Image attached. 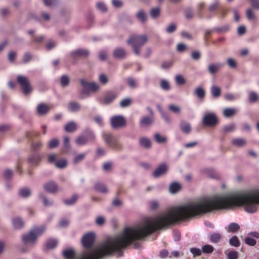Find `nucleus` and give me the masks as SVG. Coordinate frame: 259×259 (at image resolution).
I'll return each mask as SVG.
<instances>
[{"label":"nucleus","instance_id":"1","mask_svg":"<svg viewBox=\"0 0 259 259\" xmlns=\"http://www.w3.org/2000/svg\"><path fill=\"white\" fill-rule=\"evenodd\" d=\"M139 240V225L125 228L122 233L112 240H106L91 251L83 253L79 259H102L122 250L134 241Z\"/></svg>","mask_w":259,"mask_h":259},{"label":"nucleus","instance_id":"2","mask_svg":"<svg viewBox=\"0 0 259 259\" xmlns=\"http://www.w3.org/2000/svg\"><path fill=\"white\" fill-rule=\"evenodd\" d=\"M148 38L146 35L133 34L127 40V44L131 45L136 55H139L141 52V48L147 41Z\"/></svg>","mask_w":259,"mask_h":259},{"label":"nucleus","instance_id":"3","mask_svg":"<svg viewBox=\"0 0 259 259\" xmlns=\"http://www.w3.org/2000/svg\"><path fill=\"white\" fill-rule=\"evenodd\" d=\"M45 226L35 228L33 230L30 231L27 235H24L22 237V240L24 243H33L36 239L37 236L42 234L46 230Z\"/></svg>","mask_w":259,"mask_h":259},{"label":"nucleus","instance_id":"4","mask_svg":"<svg viewBox=\"0 0 259 259\" xmlns=\"http://www.w3.org/2000/svg\"><path fill=\"white\" fill-rule=\"evenodd\" d=\"M95 137L93 132L89 130H85L82 134L79 136L75 140V143L78 146H82L87 144L89 142L94 141Z\"/></svg>","mask_w":259,"mask_h":259},{"label":"nucleus","instance_id":"5","mask_svg":"<svg viewBox=\"0 0 259 259\" xmlns=\"http://www.w3.org/2000/svg\"><path fill=\"white\" fill-rule=\"evenodd\" d=\"M17 81L24 94L27 95L32 91V87L27 77L22 75H18L17 77Z\"/></svg>","mask_w":259,"mask_h":259},{"label":"nucleus","instance_id":"6","mask_svg":"<svg viewBox=\"0 0 259 259\" xmlns=\"http://www.w3.org/2000/svg\"><path fill=\"white\" fill-rule=\"evenodd\" d=\"M103 138L108 145L115 149H120L121 145L117 139L111 134L108 133H103Z\"/></svg>","mask_w":259,"mask_h":259},{"label":"nucleus","instance_id":"7","mask_svg":"<svg viewBox=\"0 0 259 259\" xmlns=\"http://www.w3.org/2000/svg\"><path fill=\"white\" fill-rule=\"evenodd\" d=\"M95 240V235L93 233H88L85 234L82 238V244L86 249L91 248Z\"/></svg>","mask_w":259,"mask_h":259},{"label":"nucleus","instance_id":"8","mask_svg":"<svg viewBox=\"0 0 259 259\" xmlns=\"http://www.w3.org/2000/svg\"><path fill=\"white\" fill-rule=\"evenodd\" d=\"M218 123V118L215 114L208 113L203 118V123L207 126H214Z\"/></svg>","mask_w":259,"mask_h":259},{"label":"nucleus","instance_id":"9","mask_svg":"<svg viewBox=\"0 0 259 259\" xmlns=\"http://www.w3.org/2000/svg\"><path fill=\"white\" fill-rule=\"evenodd\" d=\"M80 82L84 89L82 92L83 94L87 93L88 91L97 92L99 89V85L95 82H89L83 79H81Z\"/></svg>","mask_w":259,"mask_h":259},{"label":"nucleus","instance_id":"10","mask_svg":"<svg viewBox=\"0 0 259 259\" xmlns=\"http://www.w3.org/2000/svg\"><path fill=\"white\" fill-rule=\"evenodd\" d=\"M111 124L113 128H116L125 125L126 120L123 116H115L111 118Z\"/></svg>","mask_w":259,"mask_h":259},{"label":"nucleus","instance_id":"11","mask_svg":"<svg viewBox=\"0 0 259 259\" xmlns=\"http://www.w3.org/2000/svg\"><path fill=\"white\" fill-rule=\"evenodd\" d=\"M116 97V94L113 92H108L106 93L103 99L100 100L102 104H108L113 101Z\"/></svg>","mask_w":259,"mask_h":259},{"label":"nucleus","instance_id":"12","mask_svg":"<svg viewBox=\"0 0 259 259\" xmlns=\"http://www.w3.org/2000/svg\"><path fill=\"white\" fill-rule=\"evenodd\" d=\"M167 170V167L166 164H161L153 172V176L154 178H158L162 175L166 173Z\"/></svg>","mask_w":259,"mask_h":259},{"label":"nucleus","instance_id":"13","mask_svg":"<svg viewBox=\"0 0 259 259\" xmlns=\"http://www.w3.org/2000/svg\"><path fill=\"white\" fill-rule=\"evenodd\" d=\"M44 188L46 191L52 193L56 192L58 189L57 185L53 181L45 184Z\"/></svg>","mask_w":259,"mask_h":259},{"label":"nucleus","instance_id":"14","mask_svg":"<svg viewBox=\"0 0 259 259\" xmlns=\"http://www.w3.org/2000/svg\"><path fill=\"white\" fill-rule=\"evenodd\" d=\"M113 55L116 59H123L126 57V52L124 49L122 48H116L113 52Z\"/></svg>","mask_w":259,"mask_h":259},{"label":"nucleus","instance_id":"15","mask_svg":"<svg viewBox=\"0 0 259 259\" xmlns=\"http://www.w3.org/2000/svg\"><path fill=\"white\" fill-rule=\"evenodd\" d=\"M223 65L221 63L210 64L208 66V71L211 74H215L219 71Z\"/></svg>","mask_w":259,"mask_h":259},{"label":"nucleus","instance_id":"16","mask_svg":"<svg viewBox=\"0 0 259 259\" xmlns=\"http://www.w3.org/2000/svg\"><path fill=\"white\" fill-rule=\"evenodd\" d=\"M40 160L41 157L39 154L34 153L29 157L28 162L32 165H36L38 164Z\"/></svg>","mask_w":259,"mask_h":259},{"label":"nucleus","instance_id":"17","mask_svg":"<svg viewBox=\"0 0 259 259\" xmlns=\"http://www.w3.org/2000/svg\"><path fill=\"white\" fill-rule=\"evenodd\" d=\"M94 189L96 191L102 193H106L108 192L106 186L101 182L96 183L95 185Z\"/></svg>","mask_w":259,"mask_h":259},{"label":"nucleus","instance_id":"18","mask_svg":"<svg viewBox=\"0 0 259 259\" xmlns=\"http://www.w3.org/2000/svg\"><path fill=\"white\" fill-rule=\"evenodd\" d=\"M154 121L153 117L145 116L141 118L140 120V124L142 126H149L151 125Z\"/></svg>","mask_w":259,"mask_h":259},{"label":"nucleus","instance_id":"19","mask_svg":"<svg viewBox=\"0 0 259 259\" xmlns=\"http://www.w3.org/2000/svg\"><path fill=\"white\" fill-rule=\"evenodd\" d=\"M49 110V107L43 103L39 104L37 108V112L40 115L45 114L48 112Z\"/></svg>","mask_w":259,"mask_h":259},{"label":"nucleus","instance_id":"20","mask_svg":"<svg viewBox=\"0 0 259 259\" xmlns=\"http://www.w3.org/2000/svg\"><path fill=\"white\" fill-rule=\"evenodd\" d=\"M71 54L75 57H86L89 55V52L84 49H78L72 52Z\"/></svg>","mask_w":259,"mask_h":259},{"label":"nucleus","instance_id":"21","mask_svg":"<svg viewBox=\"0 0 259 259\" xmlns=\"http://www.w3.org/2000/svg\"><path fill=\"white\" fill-rule=\"evenodd\" d=\"M180 128L181 131L185 134H189L191 131V127L189 123L182 121L180 124Z\"/></svg>","mask_w":259,"mask_h":259},{"label":"nucleus","instance_id":"22","mask_svg":"<svg viewBox=\"0 0 259 259\" xmlns=\"http://www.w3.org/2000/svg\"><path fill=\"white\" fill-rule=\"evenodd\" d=\"M63 255L66 259H73L75 256V251L71 249L63 251Z\"/></svg>","mask_w":259,"mask_h":259},{"label":"nucleus","instance_id":"23","mask_svg":"<svg viewBox=\"0 0 259 259\" xmlns=\"http://www.w3.org/2000/svg\"><path fill=\"white\" fill-rule=\"evenodd\" d=\"M236 112L235 108H227L223 110V115L226 117L233 116Z\"/></svg>","mask_w":259,"mask_h":259},{"label":"nucleus","instance_id":"24","mask_svg":"<svg viewBox=\"0 0 259 259\" xmlns=\"http://www.w3.org/2000/svg\"><path fill=\"white\" fill-rule=\"evenodd\" d=\"M222 238L221 234L218 233H213L210 235L209 239L211 242L217 243Z\"/></svg>","mask_w":259,"mask_h":259},{"label":"nucleus","instance_id":"25","mask_svg":"<svg viewBox=\"0 0 259 259\" xmlns=\"http://www.w3.org/2000/svg\"><path fill=\"white\" fill-rule=\"evenodd\" d=\"M232 144L236 146L242 147L245 145L246 141L242 138H236L232 140Z\"/></svg>","mask_w":259,"mask_h":259},{"label":"nucleus","instance_id":"26","mask_svg":"<svg viewBox=\"0 0 259 259\" xmlns=\"http://www.w3.org/2000/svg\"><path fill=\"white\" fill-rule=\"evenodd\" d=\"M181 189V186L178 183H172L169 186V191L172 193H176Z\"/></svg>","mask_w":259,"mask_h":259},{"label":"nucleus","instance_id":"27","mask_svg":"<svg viewBox=\"0 0 259 259\" xmlns=\"http://www.w3.org/2000/svg\"><path fill=\"white\" fill-rule=\"evenodd\" d=\"M211 93L214 98H218L220 96L221 90L219 87L213 85L211 88Z\"/></svg>","mask_w":259,"mask_h":259},{"label":"nucleus","instance_id":"28","mask_svg":"<svg viewBox=\"0 0 259 259\" xmlns=\"http://www.w3.org/2000/svg\"><path fill=\"white\" fill-rule=\"evenodd\" d=\"M140 144L141 146L146 148H150L151 147L150 140L146 138H142L140 139Z\"/></svg>","mask_w":259,"mask_h":259},{"label":"nucleus","instance_id":"29","mask_svg":"<svg viewBox=\"0 0 259 259\" xmlns=\"http://www.w3.org/2000/svg\"><path fill=\"white\" fill-rule=\"evenodd\" d=\"M240 226L235 223H231L229 224L228 229V232L235 233L240 229Z\"/></svg>","mask_w":259,"mask_h":259},{"label":"nucleus","instance_id":"30","mask_svg":"<svg viewBox=\"0 0 259 259\" xmlns=\"http://www.w3.org/2000/svg\"><path fill=\"white\" fill-rule=\"evenodd\" d=\"M12 222L14 228L16 229H20L23 227V222L22 220L19 218L14 219Z\"/></svg>","mask_w":259,"mask_h":259},{"label":"nucleus","instance_id":"31","mask_svg":"<svg viewBox=\"0 0 259 259\" xmlns=\"http://www.w3.org/2000/svg\"><path fill=\"white\" fill-rule=\"evenodd\" d=\"M57 241L54 239H50L46 243V247L48 249H53L57 245Z\"/></svg>","mask_w":259,"mask_h":259},{"label":"nucleus","instance_id":"32","mask_svg":"<svg viewBox=\"0 0 259 259\" xmlns=\"http://www.w3.org/2000/svg\"><path fill=\"white\" fill-rule=\"evenodd\" d=\"M195 94L199 99H203L205 95L204 90L201 87L197 88L195 90Z\"/></svg>","mask_w":259,"mask_h":259},{"label":"nucleus","instance_id":"33","mask_svg":"<svg viewBox=\"0 0 259 259\" xmlns=\"http://www.w3.org/2000/svg\"><path fill=\"white\" fill-rule=\"evenodd\" d=\"M154 139L159 144L164 143L167 141L166 137L162 136L159 133H156L154 135Z\"/></svg>","mask_w":259,"mask_h":259},{"label":"nucleus","instance_id":"34","mask_svg":"<svg viewBox=\"0 0 259 259\" xmlns=\"http://www.w3.org/2000/svg\"><path fill=\"white\" fill-rule=\"evenodd\" d=\"M76 130V125L73 122L68 123L65 126V130L67 132H73Z\"/></svg>","mask_w":259,"mask_h":259},{"label":"nucleus","instance_id":"35","mask_svg":"<svg viewBox=\"0 0 259 259\" xmlns=\"http://www.w3.org/2000/svg\"><path fill=\"white\" fill-rule=\"evenodd\" d=\"M137 17L141 22L144 23L147 21V16L144 11L141 10L137 13Z\"/></svg>","mask_w":259,"mask_h":259},{"label":"nucleus","instance_id":"36","mask_svg":"<svg viewBox=\"0 0 259 259\" xmlns=\"http://www.w3.org/2000/svg\"><path fill=\"white\" fill-rule=\"evenodd\" d=\"M19 195L21 197L26 198L29 196L31 194V191L29 189L24 188L21 189L19 190Z\"/></svg>","mask_w":259,"mask_h":259},{"label":"nucleus","instance_id":"37","mask_svg":"<svg viewBox=\"0 0 259 259\" xmlns=\"http://www.w3.org/2000/svg\"><path fill=\"white\" fill-rule=\"evenodd\" d=\"M220 7V5L219 2H215L210 5L208 7V10L210 13H213L218 12L219 9Z\"/></svg>","mask_w":259,"mask_h":259},{"label":"nucleus","instance_id":"38","mask_svg":"<svg viewBox=\"0 0 259 259\" xmlns=\"http://www.w3.org/2000/svg\"><path fill=\"white\" fill-rule=\"evenodd\" d=\"M229 243L231 246L235 247H237L240 246V241L236 236H233L230 239Z\"/></svg>","mask_w":259,"mask_h":259},{"label":"nucleus","instance_id":"39","mask_svg":"<svg viewBox=\"0 0 259 259\" xmlns=\"http://www.w3.org/2000/svg\"><path fill=\"white\" fill-rule=\"evenodd\" d=\"M68 108L71 111H76L79 110L80 106L78 103L72 102L69 104Z\"/></svg>","mask_w":259,"mask_h":259},{"label":"nucleus","instance_id":"40","mask_svg":"<svg viewBox=\"0 0 259 259\" xmlns=\"http://www.w3.org/2000/svg\"><path fill=\"white\" fill-rule=\"evenodd\" d=\"M214 250L213 247L209 244H206L202 247V251L205 253H211Z\"/></svg>","mask_w":259,"mask_h":259},{"label":"nucleus","instance_id":"41","mask_svg":"<svg viewBox=\"0 0 259 259\" xmlns=\"http://www.w3.org/2000/svg\"><path fill=\"white\" fill-rule=\"evenodd\" d=\"M248 100L250 103H255L258 101V96L256 93L251 92L249 94Z\"/></svg>","mask_w":259,"mask_h":259},{"label":"nucleus","instance_id":"42","mask_svg":"<svg viewBox=\"0 0 259 259\" xmlns=\"http://www.w3.org/2000/svg\"><path fill=\"white\" fill-rule=\"evenodd\" d=\"M160 88L165 91H168L170 89V84L168 81L162 79L160 84Z\"/></svg>","mask_w":259,"mask_h":259},{"label":"nucleus","instance_id":"43","mask_svg":"<svg viewBox=\"0 0 259 259\" xmlns=\"http://www.w3.org/2000/svg\"><path fill=\"white\" fill-rule=\"evenodd\" d=\"M70 82V79L69 77L66 75H63L61 76L60 79V83L62 87L67 86Z\"/></svg>","mask_w":259,"mask_h":259},{"label":"nucleus","instance_id":"44","mask_svg":"<svg viewBox=\"0 0 259 259\" xmlns=\"http://www.w3.org/2000/svg\"><path fill=\"white\" fill-rule=\"evenodd\" d=\"M78 198V196L76 194H74L70 199L64 200V202L67 205H72L76 202Z\"/></svg>","mask_w":259,"mask_h":259},{"label":"nucleus","instance_id":"45","mask_svg":"<svg viewBox=\"0 0 259 259\" xmlns=\"http://www.w3.org/2000/svg\"><path fill=\"white\" fill-rule=\"evenodd\" d=\"M126 82L128 85L132 89L137 87V84L136 80L132 77H128L126 78Z\"/></svg>","mask_w":259,"mask_h":259},{"label":"nucleus","instance_id":"46","mask_svg":"<svg viewBox=\"0 0 259 259\" xmlns=\"http://www.w3.org/2000/svg\"><path fill=\"white\" fill-rule=\"evenodd\" d=\"M55 165L58 168H64L67 166V161L64 159L56 161L55 162Z\"/></svg>","mask_w":259,"mask_h":259},{"label":"nucleus","instance_id":"47","mask_svg":"<svg viewBox=\"0 0 259 259\" xmlns=\"http://www.w3.org/2000/svg\"><path fill=\"white\" fill-rule=\"evenodd\" d=\"M160 11L159 8L152 9L150 12L151 16L153 18H157L160 15Z\"/></svg>","mask_w":259,"mask_h":259},{"label":"nucleus","instance_id":"48","mask_svg":"<svg viewBox=\"0 0 259 259\" xmlns=\"http://www.w3.org/2000/svg\"><path fill=\"white\" fill-rule=\"evenodd\" d=\"M131 103L132 100L130 98H125L121 101L120 106L122 108H125L129 106Z\"/></svg>","mask_w":259,"mask_h":259},{"label":"nucleus","instance_id":"49","mask_svg":"<svg viewBox=\"0 0 259 259\" xmlns=\"http://www.w3.org/2000/svg\"><path fill=\"white\" fill-rule=\"evenodd\" d=\"M169 109L174 113L178 114L181 112V108L180 107L176 106L174 104H170L169 105Z\"/></svg>","mask_w":259,"mask_h":259},{"label":"nucleus","instance_id":"50","mask_svg":"<svg viewBox=\"0 0 259 259\" xmlns=\"http://www.w3.org/2000/svg\"><path fill=\"white\" fill-rule=\"evenodd\" d=\"M236 126L234 124H230L228 125H226L223 127V131L225 133H229L233 132L235 130Z\"/></svg>","mask_w":259,"mask_h":259},{"label":"nucleus","instance_id":"51","mask_svg":"<svg viewBox=\"0 0 259 259\" xmlns=\"http://www.w3.org/2000/svg\"><path fill=\"white\" fill-rule=\"evenodd\" d=\"M191 252L193 254L194 256H200L202 254V250L198 248L193 247L190 249Z\"/></svg>","mask_w":259,"mask_h":259},{"label":"nucleus","instance_id":"52","mask_svg":"<svg viewBox=\"0 0 259 259\" xmlns=\"http://www.w3.org/2000/svg\"><path fill=\"white\" fill-rule=\"evenodd\" d=\"M85 154H83V153L80 154L76 155L73 159V163L74 164H77V163L79 162L80 161L83 160L85 157Z\"/></svg>","mask_w":259,"mask_h":259},{"label":"nucleus","instance_id":"53","mask_svg":"<svg viewBox=\"0 0 259 259\" xmlns=\"http://www.w3.org/2000/svg\"><path fill=\"white\" fill-rule=\"evenodd\" d=\"M245 243L250 246H254L256 244V240L251 237H247L245 239Z\"/></svg>","mask_w":259,"mask_h":259},{"label":"nucleus","instance_id":"54","mask_svg":"<svg viewBox=\"0 0 259 259\" xmlns=\"http://www.w3.org/2000/svg\"><path fill=\"white\" fill-rule=\"evenodd\" d=\"M228 12V9L226 8L221 7H220L218 13L222 17H225Z\"/></svg>","mask_w":259,"mask_h":259},{"label":"nucleus","instance_id":"55","mask_svg":"<svg viewBox=\"0 0 259 259\" xmlns=\"http://www.w3.org/2000/svg\"><path fill=\"white\" fill-rule=\"evenodd\" d=\"M229 259H237L238 257V252L235 250L229 252L228 254Z\"/></svg>","mask_w":259,"mask_h":259},{"label":"nucleus","instance_id":"56","mask_svg":"<svg viewBox=\"0 0 259 259\" xmlns=\"http://www.w3.org/2000/svg\"><path fill=\"white\" fill-rule=\"evenodd\" d=\"M58 144V140L57 139H53L49 142V146L50 148H54L57 147Z\"/></svg>","mask_w":259,"mask_h":259},{"label":"nucleus","instance_id":"57","mask_svg":"<svg viewBox=\"0 0 259 259\" xmlns=\"http://www.w3.org/2000/svg\"><path fill=\"white\" fill-rule=\"evenodd\" d=\"M39 134L35 131H30L26 133V136L30 139L33 137H37L39 136Z\"/></svg>","mask_w":259,"mask_h":259},{"label":"nucleus","instance_id":"58","mask_svg":"<svg viewBox=\"0 0 259 259\" xmlns=\"http://www.w3.org/2000/svg\"><path fill=\"white\" fill-rule=\"evenodd\" d=\"M176 81L177 84L182 85L185 83V78L182 75H177L176 77Z\"/></svg>","mask_w":259,"mask_h":259},{"label":"nucleus","instance_id":"59","mask_svg":"<svg viewBox=\"0 0 259 259\" xmlns=\"http://www.w3.org/2000/svg\"><path fill=\"white\" fill-rule=\"evenodd\" d=\"M246 17L249 20H252L255 19V16L252 10L250 9L246 11Z\"/></svg>","mask_w":259,"mask_h":259},{"label":"nucleus","instance_id":"60","mask_svg":"<svg viewBox=\"0 0 259 259\" xmlns=\"http://www.w3.org/2000/svg\"><path fill=\"white\" fill-rule=\"evenodd\" d=\"M185 16L187 19H190L193 17V13L192 10L187 9L185 11Z\"/></svg>","mask_w":259,"mask_h":259},{"label":"nucleus","instance_id":"61","mask_svg":"<svg viewBox=\"0 0 259 259\" xmlns=\"http://www.w3.org/2000/svg\"><path fill=\"white\" fill-rule=\"evenodd\" d=\"M160 113L162 118L164 119V120L166 122H169L170 121V118L167 113H166L163 110H160Z\"/></svg>","mask_w":259,"mask_h":259},{"label":"nucleus","instance_id":"62","mask_svg":"<svg viewBox=\"0 0 259 259\" xmlns=\"http://www.w3.org/2000/svg\"><path fill=\"white\" fill-rule=\"evenodd\" d=\"M13 172L10 169H7L4 174V177L5 179L8 180L12 177Z\"/></svg>","mask_w":259,"mask_h":259},{"label":"nucleus","instance_id":"63","mask_svg":"<svg viewBox=\"0 0 259 259\" xmlns=\"http://www.w3.org/2000/svg\"><path fill=\"white\" fill-rule=\"evenodd\" d=\"M201 55L199 51H194L191 53V57L193 59L197 60L200 58Z\"/></svg>","mask_w":259,"mask_h":259},{"label":"nucleus","instance_id":"64","mask_svg":"<svg viewBox=\"0 0 259 259\" xmlns=\"http://www.w3.org/2000/svg\"><path fill=\"white\" fill-rule=\"evenodd\" d=\"M41 145L42 144L41 142H37L36 143H33L32 144L31 148L32 150L35 151L39 149L41 147Z\"/></svg>","mask_w":259,"mask_h":259}]
</instances>
